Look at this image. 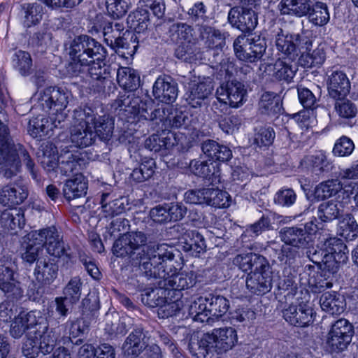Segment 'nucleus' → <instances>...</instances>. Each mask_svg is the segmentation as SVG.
Returning <instances> with one entry per match:
<instances>
[{
  "label": "nucleus",
  "instance_id": "9",
  "mask_svg": "<svg viewBox=\"0 0 358 358\" xmlns=\"http://www.w3.org/2000/svg\"><path fill=\"white\" fill-rule=\"evenodd\" d=\"M57 156V148L52 144H48L43 150L41 163L43 168L48 172L54 171L59 167L64 175H69L76 169L78 162L73 154L66 150Z\"/></svg>",
  "mask_w": 358,
  "mask_h": 358
},
{
  "label": "nucleus",
  "instance_id": "39",
  "mask_svg": "<svg viewBox=\"0 0 358 358\" xmlns=\"http://www.w3.org/2000/svg\"><path fill=\"white\" fill-rule=\"evenodd\" d=\"M320 304L322 310L330 315H340L345 307L343 297L335 292L322 294L320 299Z\"/></svg>",
  "mask_w": 358,
  "mask_h": 358
},
{
  "label": "nucleus",
  "instance_id": "41",
  "mask_svg": "<svg viewBox=\"0 0 358 358\" xmlns=\"http://www.w3.org/2000/svg\"><path fill=\"white\" fill-rule=\"evenodd\" d=\"M117 81L121 87L133 91L140 85V76L132 68L121 66L117 71Z\"/></svg>",
  "mask_w": 358,
  "mask_h": 358
},
{
  "label": "nucleus",
  "instance_id": "54",
  "mask_svg": "<svg viewBox=\"0 0 358 358\" xmlns=\"http://www.w3.org/2000/svg\"><path fill=\"white\" fill-rule=\"evenodd\" d=\"M296 69L282 59H278L273 66V76L280 80L289 83L294 78Z\"/></svg>",
  "mask_w": 358,
  "mask_h": 358
},
{
  "label": "nucleus",
  "instance_id": "32",
  "mask_svg": "<svg viewBox=\"0 0 358 358\" xmlns=\"http://www.w3.org/2000/svg\"><path fill=\"white\" fill-rule=\"evenodd\" d=\"M342 195V201H350V199L344 198V185L338 178L329 179L318 184L315 189V196L321 200H324L333 196Z\"/></svg>",
  "mask_w": 358,
  "mask_h": 358
},
{
  "label": "nucleus",
  "instance_id": "52",
  "mask_svg": "<svg viewBox=\"0 0 358 358\" xmlns=\"http://www.w3.org/2000/svg\"><path fill=\"white\" fill-rule=\"evenodd\" d=\"M110 194L104 193L101 196V204L105 217H113L124 210V199L123 197L108 201Z\"/></svg>",
  "mask_w": 358,
  "mask_h": 358
},
{
  "label": "nucleus",
  "instance_id": "40",
  "mask_svg": "<svg viewBox=\"0 0 358 358\" xmlns=\"http://www.w3.org/2000/svg\"><path fill=\"white\" fill-rule=\"evenodd\" d=\"M312 45L313 40L311 39V45L307 49L301 50L299 53L301 54L299 62L306 68L322 65L326 59L324 45H319L311 51Z\"/></svg>",
  "mask_w": 358,
  "mask_h": 358
},
{
  "label": "nucleus",
  "instance_id": "29",
  "mask_svg": "<svg viewBox=\"0 0 358 358\" xmlns=\"http://www.w3.org/2000/svg\"><path fill=\"white\" fill-rule=\"evenodd\" d=\"M28 196L24 185L20 183L9 184L0 189V203L8 208L21 204Z\"/></svg>",
  "mask_w": 358,
  "mask_h": 358
},
{
  "label": "nucleus",
  "instance_id": "51",
  "mask_svg": "<svg viewBox=\"0 0 358 358\" xmlns=\"http://www.w3.org/2000/svg\"><path fill=\"white\" fill-rule=\"evenodd\" d=\"M338 233L347 240H353L358 236V225L350 214L343 215L338 222Z\"/></svg>",
  "mask_w": 358,
  "mask_h": 358
},
{
  "label": "nucleus",
  "instance_id": "21",
  "mask_svg": "<svg viewBox=\"0 0 358 358\" xmlns=\"http://www.w3.org/2000/svg\"><path fill=\"white\" fill-rule=\"evenodd\" d=\"M147 242L145 234L141 231L124 234L117 239L113 247V253L117 257L131 256Z\"/></svg>",
  "mask_w": 358,
  "mask_h": 358
},
{
  "label": "nucleus",
  "instance_id": "62",
  "mask_svg": "<svg viewBox=\"0 0 358 358\" xmlns=\"http://www.w3.org/2000/svg\"><path fill=\"white\" fill-rule=\"evenodd\" d=\"M138 6L147 12L150 10L158 18L164 16L166 9L164 0H139Z\"/></svg>",
  "mask_w": 358,
  "mask_h": 358
},
{
  "label": "nucleus",
  "instance_id": "38",
  "mask_svg": "<svg viewBox=\"0 0 358 358\" xmlns=\"http://www.w3.org/2000/svg\"><path fill=\"white\" fill-rule=\"evenodd\" d=\"M281 240L287 245L294 248L308 245L310 237L304 229L297 227H285L280 231Z\"/></svg>",
  "mask_w": 358,
  "mask_h": 358
},
{
  "label": "nucleus",
  "instance_id": "61",
  "mask_svg": "<svg viewBox=\"0 0 358 358\" xmlns=\"http://www.w3.org/2000/svg\"><path fill=\"white\" fill-rule=\"evenodd\" d=\"M131 6L129 0H106V8L113 17L124 16Z\"/></svg>",
  "mask_w": 358,
  "mask_h": 358
},
{
  "label": "nucleus",
  "instance_id": "53",
  "mask_svg": "<svg viewBox=\"0 0 358 358\" xmlns=\"http://www.w3.org/2000/svg\"><path fill=\"white\" fill-rule=\"evenodd\" d=\"M308 15L309 21L316 26H324L328 23L330 19L327 6L322 2L312 3V8Z\"/></svg>",
  "mask_w": 358,
  "mask_h": 358
},
{
  "label": "nucleus",
  "instance_id": "43",
  "mask_svg": "<svg viewBox=\"0 0 358 358\" xmlns=\"http://www.w3.org/2000/svg\"><path fill=\"white\" fill-rule=\"evenodd\" d=\"M181 244L185 251H193L200 253L206 248L202 235L196 230L187 231L182 236Z\"/></svg>",
  "mask_w": 358,
  "mask_h": 358
},
{
  "label": "nucleus",
  "instance_id": "25",
  "mask_svg": "<svg viewBox=\"0 0 358 358\" xmlns=\"http://www.w3.org/2000/svg\"><path fill=\"white\" fill-rule=\"evenodd\" d=\"M40 319L41 315L39 311L20 312L10 324L11 336L14 338H20L27 332V339L29 333L39 325Z\"/></svg>",
  "mask_w": 358,
  "mask_h": 358
},
{
  "label": "nucleus",
  "instance_id": "7",
  "mask_svg": "<svg viewBox=\"0 0 358 358\" xmlns=\"http://www.w3.org/2000/svg\"><path fill=\"white\" fill-rule=\"evenodd\" d=\"M145 103L141 102L139 97H136L133 94L129 95L123 99L119 101L118 106L120 110H124L128 114L134 116H139L140 118L150 120H157L162 122L165 127L167 125L171 117V106H162L155 109L151 113H149L146 108H144Z\"/></svg>",
  "mask_w": 358,
  "mask_h": 358
},
{
  "label": "nucleus",
  "instance_id": "35",
  "mask_svg": "<svg viewBox=\"0 0 358 358\" xmlns=\"http://www.w3.org/2000/svg\"><path fill=\"white\" fill-rule=\"evenodd\" d=\"M301 164L316 174H321L330 171L331 163L325 152L318 150L313 155L306 156L301 160Z\"/></svg>",
  "mask_w": 358,
  "mask_h": 358
},
{
  "label": "nucleus",
  "instance_id": "19",
  "mask_svg": "<svg viewBox=\"0 0 358 358\" xmlns=\"http://www.w3.org/2000/svg\"><path fill=\"white\" fill-rule=\"evenodd\" d=\"M214 88L213 83L210 78H194L188 83L185 99L193 108L201 107L204 101L211 94Z\"/></svg>",
  "mask_w": 358,
  "mask_h": 358
},
{
  "label": "nucleus",
  "instance_id": "58",
  "mask_svg": "<svg viewBox=\"0 0 358 358\" xmlns=\"http://www.w3.org/2000/svg\"><path fill=\"white\" fill-rule=\"evenodd\" d=\"M335 110L339 117L343 118H352L357 114L356 106L349 101L345 99V97L335 99Z\"/></svg>",
  "mask_w": 358,
  "mask_h": 358
},
{
  "label": "nucleus",
  "instance_id": "18",
  "mask_svg": "<svg viewBox=\"0 0 358 358\" xmlns=\"http://www.w3.org/2000/svg\"><path fill=\"white\" fill-rule=\"evenodd\" d=\"M166 274L159 282V286L165 289L182 290L192 287L196 283V275L194 271L178 272L172 263L169 265Z\"/></svg>",
  "mask_w": 358,
  "mask_h": 358
},
{
  "label": "nucleus",
  "instance_id": "11",
  "mask_svg": "<svg viewBox=\"0 0 358 358\" xmlns=\"http://www.w3.org/2000/svg\"><path fill=\"white\" fill-rule=\"evenodd\" d=\"M236 56L246 62L258 61L265 52L266 45L264 38L255 36L252 38L239 36L234 42Z\"/></svg>",
  "mask_w": 358,
  "mask_h": 358
},
{
  "label": "nucleus",
  "instance_id": "1",
  "mask_svg": "<svg viewBox=\"0 0 358 358\" xmlns=\"http://www.w3.org/2000/svg\"><path fill=\"white\" fill-rule=\"evenodd\" d=\"M69 55L67 71L71 76L87 71L94 80L105 78L106 50L94 38L87 35L75 38L71 43Z\"/></svg>",
  "mask_w": 358,
  "mask_h": 358
},
{
  "label": "nucleus",
  "instance_id": "30",
  "mask_svg": "<svg viewBox=\"0 0 358 358\" xmlns=\"http://www.w3.org/2000/svg\"><path fill=\"white\" fill-rule=\"evenodd\" d=\"M44 14L43 7L38 3H24L20 5L18 14L22 26L29 29L38 25Z\"/></svg>",
  "mask_w": 358,
  "mask_h": 358
},
{
  "label": "nucleus",
  "instance_id": "26",
  "mask_svg": "<svg viewBox=\"0 0 358 358\" xmlns=\"http://www.w3.org/2000/svg\"><path fill=\"white\" fill-rule=\"evenodd\" d=\"M246 287L253 294H264L268 292L272 287V276L270 266L264 269L250 273L246 279Z\"/></svg>",
  "mask_w": 358,
  "mask_h": 358
},
{
  "label": "nucleus",
  "instance_id": "6",
  "mask_svg": "<svg viewBox=\"0 0 358 358\" xmlns=\"http://www.w3.org/2000/svg\"><path fill=\"white\" fill-rule=\"evenodd\" d=\"M95 120V113L90 108L75 110L73 124L70 129V141L77 148H84L92 145L95 134L91 123Z\"/></svg>",
  "mask_w": 358,
  "mask_h": 358
},
{
  "label": "nucleus",
  "instance_id": "27",
  "mask_svg": "<svg viewBox=\"0 0 358 358\" xmlns=\"http://www.w3.org/2000/svg\"><path fill=\"white\" fill-rule=\"evenodd\" d=\"M178 86L170 77H159L152 87L154 97L160 102L169 104L178 96Z\"/></svg>",
  "mask_w": 358,
  "mask_h": 358
},
{
  "label": "nucleus",
  "instance_id": "50",
  "mask_svg": "<svg viewBox=\"0 0 358 358\" xmlns=\"http://www.w3.org/2000/svg\"><path fill=\"white\" fill-rule=\"evenodd\" d=\"M120 24L115 23V28L110 24L103 28V36L106 43L112 48H126L127 42L126 38L120 36L119 31L120 30Z\"/></svg>",
  "mask_w": 358,
  "mask_h": 358
},
{
  "label": "nucleus",
  "instance_id": "22",
  "mask_svg": "<svg viewBox=\"0 0 358 358\" xmlns=\"http://www.w3.org/2000/svg\"><path fill=\"white\" fill-rule=\"evenodd\" d=\"M0 289L8 298L17 299L22 296L20 283L14 278L13 263L8 258L0 259Z\"/></svg>",
  "mask_w": 358,
  "mask_h": 358
},
{
  "label": "nucleus",
  "instance_id": "33",
  "mask_svg": "<svg viewBox=\"0 0 358 358\" xmlns=\"http://www.w3.org/2000/svg\"><path fill=\"white\" fill-rule=\"evenodd\" d=\"M87 190V183L81 173L76 174L73 178L67 180L62 189L63 195L68 201L85 196Z\"/></svg>",
  "mask_w": 358,
  "mask_h": 358
},
{
  "label": "nucleus",
  "instance_id": "2",
  "mask_svg": "<svg viewBox=\"0 0 358 358\" xmlns=\"http://www.w3.org/2000/svg\"><path fill=\"white\" fill-rule=\"evenodd\" d=\"M238 342L237 332L232 327L216 328L209 333L192 335L189 343L190 353L196 358H207L215 353L222 354L232 349Z\"/></svg>",
  "mask_w": 358,
  "mask_h": 358
},
{
  "label": "nucleus",
  "instance_id": "44",
  "mask_svg": "<svg viewBox=\"0 0 358 358\" xmlns=\"http://www.w3.org/2000/svg\"><path fill=\"white\" fill-rule=\"evenodd\" d=\"M91 127L95 136H98L101 140L108 141L112 136L114 122L108 116H96L95 114V120L91 123Z\"/></svg>",
  "mask_w": 358,
  "mask_h": 358
},
{
  "label": "nucleus",
  "instance_id": "31",
  "mask_svg": "<svg viewBox=\"0 0 358 358\" xmlns=\"http://www.w3.org/2000/svg\"><path fill=\"white\" fill-rule=\"evenodd\" d=\"M234 265L243 272L257 271L268 267V261L265 257L255 253H246L237 255L233 260Z\"/></svg>",
  "mask_w": 358,
  "mask_h": 358
},
{
  "label": "nucleus",
  "instance_id": "49",
  "mask_svg": "<svg viewBox=\"0 0 358 358\" xmlns=\"http://www.w3.org/2000/svg\"><path fill=\"white\" fill-rule=\"evenodd\" d=\"M210 165L213 166V167L214 168L213 163L208 164V162H206L194 159L191 161L189 164V168L191 171L194 175L199 176L204 178H208L209 180H211V182L213 183V185L217 182H217H220V176L219 171L213 172L211 174Z\"/></svg>",
  "mask_w": 358,
  "mask_h": 358
},
{
  "label": "nucleus",
  "instance_id": "60",
  "mask_svg": "<svg viewBox=\"0 0 358 358\" xmlns=\"http://www.w3.org/2000/svg\"><path fill=\"white\" fill-rule=\"evenodd\" d=\"M274 138L275 132L271 127H261L255 129L254 142L259 147L271 145Z\"/></svg>",
  "mask_w": 358,
  "mask_h": 358
},
{
  "label": "nucleus",
  "instance_id": "17",
  "mask_svg": "<svg viewBox=\"0 0 358 358\" xmlns=\"http://www.w3.org/2000/svg\"><path fill=\"white\" fill-rule=\"evenodd\" d=\"M217 99L232 108H238L246 101L247 90L241 82L228 81L221 85L216 91Z\"/></svg>",
  "mask_w": 358,
  "mask_h": 358
},
{
  "label": "nucleus",
  "instance_id": "12",
  "mask_svg": "<svg viewBox=\"0 0 358 358\" xmlns=\"http://www.w3.org/2000/svg\"><path fill=\"white\" fill-rule=\"evenodd\" d=\"M348 250L347 246L340 238L336 237H330L327 238L321 245L320 251L315 252L313 255L317 256L320 253L322 256L321 261L324 264L334 266V264L344 263L348 259L347 253ZM311 260L315 264H320V261L312 258Z\"/></svg>",
  "mask_w": 358,
  "mask_h": 358
},
{
  "label": "nucleus",
  "instance_id": "5",
  "mask_svg": "<svg viewBox=\"0 0 358 358\" xmlns=\"http://www.w3.org/2000/svg\"><path fill=\"white\" fill-rule=\"evenodd\" d=\"M45 331H40L36 327L29 333L22 346V353L28 358L36 357L39 352L43 354L50 353L57 343H60L64 338L60 336L62 327Z\"/></svg>",
  "mask_w": 358,
  "mask_h": 358
},
{
  "label": "nucleus",
  "instance_id": "8",
  "mask_svg": "<svg viewBox=\"0 0 358 358\" xmlns=\"http://www.w3.org/2000/svg\"><path fill=\"white\" fill-rule=\"evenodd\" d=\"M354 328L345 319H339L331 327L325 341V348L330 353H340L345 350L352 341Z\"/></svg>",
  "mask_w": 358,
  "mask_h": 358
},
{
  "label": "nucleus",
  "instance_id": "36",
  "mask_svg": "<svg viewBox=\"0 0 358 358\" xmlns=\"http://www.w3.org/2000/svg\"><path fill=\"white\" fill-rule=\"evenodd\" d=\"M338 178L344 185V198L350 199L358 189V164L340 169Z\"/></svg>",
  "mask_w": 358,
  "mask_h": 358
},
{
  "label": "nucleus",
  "instance_id": "15",
  "mask_svg": "<svg viewBox=\"0 0 358 358\" xmlns=\"http://www.w3.org/2000/svg\"><path fill=\"white\" fill-rule=\"evenodd\" d=\"M284 319L296 327H306L312 324L315 317L313 304L309 301H299L290 304L283 312Z\"/></svg>",
  "mask_w": 358,
  "mask_h": 358
},
{
  "label": "nucleus",
  "instance_id": "3",
  "mask_svg": "<svg viewBox=\"0 0 358 358\" xmlns=\"http://www.w3.org/2000/svg\"><path fill=\"white\" fill-rule=\"evenodd\" d=\"M173 257V248L167 244L147 246L142 253L133 259V264L138 266L145 276L161 280L166 275Z\"/></svg>",
  "mask_w": 358,
  "mask_h": 358
},
{
  "label": "nucleus",
  "instance_id": "10",
  "mask_svg": "<svg viewBox=\"0 0 358 358\" xmlns=\"http://www.w3.org/2000/svg\"><path fill=\"white\" fill-rule=\"evenodd\" d=\"M274 42L278 52L293 61L299 56L301 50L307 49L311 45V37L306 34L285 33L279 29L275 35Z\"/></svg>",
  "mask_w": 358,
  "mask_h": 358
},
{
  "label": "nucleus",
  "instance_id": "64",
  "mask_svg": "<svg viewBox=\"0 0 358 358\" xmlns=\"http://www.w3.org/2000/svg\"><path fill=\"white\" fill-rule=\"evenodd\" d=\"M158 315L159 317L165 318L176 315L182 307V301L176 300L173 301H166L164 304L159 306Z\"/></svg>",
  "mask_w": 358,
  "mask_h": 358
},
{
  "label": "nucleus",
  "instance_id": "63",
  "mask_svg": "<svg viewBox=\"0 0 358 358\" xmlns=\"http://www.w3.org/2000/svg\"><path fill=\"white\" fill-rule=\"evenodd\" d=\"M164 291L159 288H154L146 291L142 294V301L145 304L150 307L159 306L164 302L162 297Z\"/></svg>",
  "mask_w": 358,
  "mask_h": 358
},
{
  "label": "nucleus",
  "instance_id": "28",
  "mask_svg": "<svg viewBox=\"0 0 358 358\" xmlns=\"http://www.w3.org/2000/svg\"><path fill=\"white\" fill-rule=\"evenodd\" d=\"M327 90L331 97H345L349 94L350 83L343 71H330L327 73Z\"/></svg>",
  "mask_w": 358,
  "mask_h": 358
},
{
  "label": "nucleus",
  "instance_id": "48",
  "mask_svg": "<svg viewBox=\"0 0 358 358\" xmlns=\"http://www.w3.org/2000/svg\"><path fill=\"white\" fill-rule=\"evenodd\" d=\"M206 205L215 208H227L229 206V194L218 187L206 188Z\"/></svg>",
  "mask_w": 358,
  "mask_h": 358
},
{
  "label": "nucleus",
  "instance_id": "56",
  "mask_svg": "<svg viewBox=\"0 0 358 358\" xmlns=\"http://www.w3.org/2000/svg\"><path fill=\"white\" fill-rule=\"evenodd\" d=\"M14 67L22 76H27L29 73L32 66V60L30 55L25 51L17 50L15 52L13 57Z\"/></svg>",
  "mask_w": 358,
  "mask_h": 358
},
{
  "label": "nucleus",
  "instance_id": "46",
  "mask_svg": "<svg viewBox=\"0 0 358 358\" xmlns=\"http://www.w3.org/2000/svg\"><path fill=\"white\" fill-rule=\"evenodd\" d=\"M0 222L2 227L8 230L21 229L24 224V214L17 209L6 210L1 215Z\"/></svg>",
  "mask_w": 358,
  "mask_h": 358
},
{
  "label": "nucleus",
  "instance_id": "16",
  "mask_svg": "<svg viewBox=\"0 0 358 358\" xmlns=\"http://www.w3.org/2000/svg\"><path fill=\"white\" fill-rule=\"evenodd\" d=\"M69 94L56 87H49L41 91L36 96L39 105L44 110H52L50 113H64L68 104Z\"/></svg>",
  "mask_w": 358,
  "mask_h": 358
},
{
  "label": "nucleus",
  "instance_id": "37",
  "mask_svg": "<svg viewBox=\"0 0 358 358\" xmlns=\"http://www.w3.org/2000/svg\"><path fill=\"white\" fill-rule=\"evenodd\" d=\"M58 271L59 268L56 264L50 259H44L37 262L34 273L38 283L42 285H50L57 278Z\"/></svg>",
  "mask_w": 358,
  "mask_h": 358
},
{
  "label": "nucleus",
  "instance_id": "14",
  "mask_svg": "<svg viewBox=\"0 0 358 358\" xmlns=\"http://www.w3.org/2000/svg\"><path fill=\"white\" fill-rule=\"evenodd\" d=\"M31 236L35 241H39L42 248L45 247L47 252L50 256L60 258L66 255L62 237L55 227L52 226L33 231H31Z\"/></svg>",
  "mask_w": 358,
  "mask_h": 358
},
{
  "label": "nucleus",
  "instance_id": "47",
  "mask_svg": "<svg viewBox=\"0 0 358 358\" xmlns=\"http://www.w3.org/2000/svg\"><path fill=\"white\" fill-rule=\"evenodd\" d=\"M150 22V13L142 10L138 6L137 9L129 14L127 22L131 29L137 33H141L148 29Z\"/></svg>",
  "mask_w": 358,
  "mask_h": 358
},
{
  "label": "nucleus",
  "instance_id": "23",
  "mask_svg": "<svg viewBox=\"0 0 358 358\" xmlns=\"http://www.w3.org/2000/svg\"><path fill=\"white\" fill-rule=\"evenodd\" d=\"M66 117L65 113H50L49 120L43 115H38L29 120L28 131L34 138L49 135L55 128H57L65 120Z\"/></svg>",
  "mask_w": 358,
  "mask_h": 358
},
{
  "label": "nucleus",
  "instance_id": "4",
  "mask_svg": "<svg viewBox=\"0 0 358 358\" xmlns=\"http://www.w3.org/2000/svg\"><path fill=\"white\" fill-rule=\"evenodd\" d=\"M229 308V302L222 296L209 294L193 299L188 307L189 315L193 320L209 322L224 315Z\"/></svg>",
  "mask_w": 358,
  "mask_h": 358
},
{
  "label": "nucleus",
  "instance_id": "45",
  "mask_svg": "<svg viewBox=\"0 0 358 358\" xmlns=\"http://www.w3.org/2000/svg\"><path fill=\"white\" fill-rule=\"evenodd\" d=\"M281 110L280 98L273 92H264L259 101V110L261 113L271 115L279 113Z\"/></svg>",
  "mask_w": 358,
  "mask_h": 358
},
{
  "label": "nucleus",
  "instance_id": "55",
  "mask_svg": "<svg viewBox=\"0 0 358 358\" xmlns=\"http://www.w3.org/2000/svg\"><path fill=\"white\" fill-rule=\"evenodd\" d=\"M82 282L79 277L72 278L63 289L64 297L69 303L73 305L76 303L81 296Z\"/></svg>",
  "mask_w": 358,
  "mask_h": 358
},
{
  "label": "nucleus",
  "instance_id": "59",
  "mask_svg": "<svg viewBox=\"0 0 358 358\" xmlns=\"http://www.w3.org/2000/svg\"><path fill=\"white\" fill-rule=\"evenodd\" d=\"M355 149L353 141L348 137L343 136L335 143L332 152L336 157L350 156Z\"/></svg>",
  "mask_w": 358,
  "mask_h": 358
},
{
  "label": "nucleus",
  "instance_id": "34",
  "mask_svg": "<svg viewBox=\"0 0 358 358\" xmlns=\"http://www.w3.org/2000/svg\"><path fill=\"white\" fill-rule=\"evenodd\" d=\"M348 201L330 200L320 204L317 217L323 222H330L339 219L344 212V203Z\"/></svg>",
  "mask_w": 358,
  "mask_h": 358
},
{
  "label": "nucleus",
  "instance_id": "24",
  "mask_svg": "<svg viewBox=\"0 0 358 358\" xmlns=\"http://www.w3.org/2000/svg\"><path fill=\"white\" fill-rule=\"evenodd\" d=\"M228 21L232 27L240 31L249 32L257 27L258 17L257 13L252 9L236 6L230 9Z\"/></svg>",
  "mask_w": 358,
  "mask_h": 358
},
{
  "label": "nucleus",
  "instance_id": "20",
  "mask_svg": "<svg viewBox=\"0 0 358 358\" xmlns=\"http://www.w3.org/2000/svg\"><path fill=\"white\" fill-rule=\"evenodd\" d=\"M192 29L185 23L173 24L170 28V37L173 42L178 45L176 55L182 58L185 55L190 54L194 45Z\"/></svg>",
  "mask_w": 358,
  "mask_h": 358
},
{
  "label": "nucleus",
  "instance_id": "57",
  "mask_svg": "<svg viewBox=\"0 0 358 358\" xmlns=\"http://www.w3.org/2000/svg\"><path fill=\"white\" fill-rule=\"evenodd\" d=\"M27 243L24 252L22 254V258L27 262L32 264L38 258L39 253L42 252L43 248L39 241H35L31 232L27 235Z\"/></svg>",
  "mask_w": 358,
  "mask_h": 358
},
{
  "label": "nucleus",
  "instance_id": "42",
  "mask_svg": "<svg viewBox=\"0 0 358 358\" xmlns=\"http://www.w3.org/2000/svg\"><path fill=\"white\" fill-rule=\"evenodd\" d=\"M142 336L143 331L140 328L134 329L129 335L122 345L124 355L137 356L145 348V343L142 341Z\"/></svg>",
  "mask_w": 358,
  "mask_h": 358
},
{
  "label": "nucleus",
  "instance_id": "13",
  "mask_svg": "<svg viewBox=\"0 0 358 358\" xmlns=\"http://www.w3.org/2000/svg\"><path fill=\"white\" fill-rule=\"evenodd\" d=\"M0 169L3 176L11 178L17 174L19 163L10 147L8 127L0 121Z\"/></svg>",
  "mask_w": 358,
  "mask_h": 358
}]
</instances>
